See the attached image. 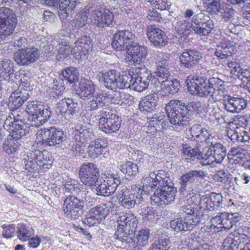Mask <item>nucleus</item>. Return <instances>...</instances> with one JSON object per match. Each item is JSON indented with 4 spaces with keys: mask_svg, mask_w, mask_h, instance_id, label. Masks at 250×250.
<instances>
[{
    "mask_svg": "<svg viewBox=\"0 0 250 250\" xmlns=\"http://www.w3.org/2000/svg\"><path fill=\"white\" fill-rule=\"evenodd\" d=\"M142 186H136L133 193L129 191L125 186L120 188L117 198L121 205L125 208H131L136 204H140L143 195L149 190L157 188L151 196L152 203L159 205H166L175 199L176 188L173 187L171 180L164 170H159L157 173L151 172L143 177Z\"/></svg>",
    "mask_w": 250,
    "mask_h": 250,
    "instance_id": "nucleus-1",
    "label": "nucleus"
},
{
    "mask_svg": "<svg viewBox=\"0 0 250 250\" xmlns=\"http://www.w3.org/2000/svg\"><path fill=\"white\" fill-rule=\"evenodd\" d=\"M117 218L118 228L114 237L122 242L129 244L134 250H140L146 246L149 237V231L147 229L140 230L136 236L132 237L137 227L136 219L131 214L120 212Z\"/></svg>",
    "mask_w": 250,
    "mask_h": 250,
    "instance_id": "nucleus-2",
    "label": "nucleus"
},
{
    "mask_svg": "<svg viewBox=\"0 0 250 250\" xmlns=\"http://www.w3.org/2000/svg\"><path fill=\"white\" fill-rule=\"evenodd\" d=\"M201 107L200 102H192L186 105L182 101L173 99L166 105L165 110L172 128L180 131L188 124L189 116L195 111H200Z\"/></svg>",
    "mask_w": 250,
    "mask_h": 250,
    "instance_id": "nucleus-3",
    "label": "nucleus"
},
{
    "mask_svg": "<svg viewBox=\"0 0 250 250\" xmlns=\"http://www.w3.org/2000/svg\"><path fill=\"white\" fill-rule=\"evenodd\" d=\"M214 26L213 22L209 17L200 13L193 16L191 23L185 20L177 21L174 28L176 32L184 35H188L189 29L192 28L197 34L206 36L210 33Z\"/></svg>",
    "mask_w": 250,
    "mask_h": 250,
    "instance_id": "nucleus-4",
    "label": "nucleus"
},
{
    "mask_svg": "<svg viewBox=\"0 0 250 250\" xmlns=\"http://www.w3.org/2000/svg\"><path fill=\"white\" fill-rule=\"evenodd\" d=\"M99 81L108 89L113 91L127 88L130 85L128 82L131 81L130 72L125 74L120 73L114 69H112L105 73L100 72L98 75Z\"/></svg>",
    "mask_w": 250,
    "mask_h": 250,
    "instance_id": "nucleus-5",
    "label": "nucleus"
},
{
    "mask_svg": "<svg viewBox=\"0 0 250 250\" xmlns=\"http://www.w3.org/2000/svg\"><path fill=\"white\" fill-rule=\"evenodd\" d=\"M26 112L28 120L32 126L39 127L47 122L51 116L47 107L40 101H29L26 104Z\"/></svg>",
    "mask_w": 250,
    "mask_h": 250,
    "instance_id": "nucleus-6",
    "label": "nucleus"
},
{
    "mask_svg": "<svg viewBox=\"0 0 250 250\" xmlns=\"http://www.w3.org/2000/svg\"><path fill=\"white\" fill-rule=\"evenodd\" d=\"M187 86L188 92L191 94H196L201 97H210L216 100L219 93L208 84L207 79L203 76L193 77L190 81V83H187Z\"/></svg>",
    "mask_w": 250,
    "mask_h": 250,
    "instance_id": "nucleus-7",
    "label": "nucleus"
},
{
    "mask_svg": "<svg viewBox=\"0 0 250 250\" xmlns=\"http://www.w3.org/2000/svg\"><path fill=\"white\" fill-rule=\"evenodd\" d=\"M124 93L118 90L113 91L110 93H99L89 101L87 104V109L89 111L97 110L103 106L106 103L110 102L114 104H122Z\"/></svg>",
    "mask_w": 250,
    "mask_h": 250,
    "instance_id": "nucleus-8",
    "label": "nucleus"
},
{
    "mask_svg": "<svg viewBox=\"0 0 250 250\" xmlns=\"http://www.w3.org/2000/svg\"><path fill=\"white\" fill-rule=\"evenodd\" d=\"M17 25L14 12L9 8H0V42L11 35Z\"/></svg>",
    "mask_w": 250,
    "mask_h": 250,
    "instance_id": "nucleus-9",
    "label": "nucleus"
},
{
    "mask_svg": "<svg viewBox=\"0 0 250 250\" xmlns=\"http://www.w3.org/2000/svg\"><path fill=\"white\" fill-rule=\"evenodd\" d=\"M99 127L105 133L118 131L121 127L122 120L108 108H104L100 112Z\"/></svg>",
    "mask_w": 250,
    "mask_h": 250,
    "instance_id": "nucleus-10",
    "label": "nucleus"
},
{
    "mask_svg": "<svg viewBox=\"0 0 250 250\" xmlns=\"http://www.w3.org/2000/svg\"><path fill=\"white\" fill-rule=\"evenodd\" d=\"M209 147L204 148V157L205 160L201 161L202 166H209L214 162L220 163L226 156V149L219 143L210 142Z\"/></svg>",
    "mask_w": 250,
    "mask_h": 250,
    "instance_id": "nucleus-11",
    "label": "nucleus"
},
{
    "mask_svg": "<svg viewBox=\"0 0 250 250\" xmlns=\"http://www.w3.org/2000/svg\"><path fill=\"white\" fill-rule=\"evenodd\" d=\"M81 182L86 187L91 188L100 178L99 170L92 163H84L80 167L79 171Z\"/></svg>",
    "mask_w": 250,
    "mask_h": 250,
    "instance_id": "nucleus-12",
    "label": "nucleus"
},
{
    "mask_svg": "<svg viewBox=\"0 0 250 250\" xmlns=\"http://www.w3.org/2000/svg\"><path fill=\"white\" fill-rule=\"evenodd\" d=\"M128 72L130 73L132 80L128 82L130 86L127 88L141 92L148 87L149 83L151 84L153 76L147 71L146 67H144L140 71H137L136 69L135 72L137 74H135L133 70Z\"/></svg>",
    "mask_w": 250,
    "mask_h": 250,
    "instance_id": "nucleus-13",
    "label": "nucleus"
},
{
    "mask_svg": "<svg viewBox=\"0 0 250 250\" xmlns=\"http://www.w3.org/2000/svg\"><path fill=\"white\" fill-rule=\"evenodd\" d=\"M135 35L128 30L118 31L114 36L112 46L120 51L128 53L131 49Z\"/></svg>",
    "mask_w": 250,
    "mask_h": 250,
    "instance_id": "nucleus-14",
    "label": "nucleus"
},
{
    "mask_svg": "<svg viewBox=\"0 0 250 250\" xmlns=\"http://www.w3.org/2000/svg\"><path fill=\"white\" fill-rule=\"evenodd\" d=\"M156 69L151 82V85L159 84V80L170 76L169 61L163 52H158L155 56Z\"/></svg>",
    "mask_w": 250,
    "mask_h": 250,
    "instance_id": "nucleus-15",
    "label": "nucleus"
},
{
    "mask_svg": "<svg viewBox=\"0 0 250 250\" xmlns=\"http://www.w3.org/2000/svg\"><path fill=\"white\" fill-rule=\"evenodd\" d=\"M40 57V53L36 47L22 48L14 54V59L17 64L28 66L35 62Z\"/></svg>",
    "mask_w": 250,
    "mask_h": 250,
    "instance_id": "nucleus-16",
    "label": "nucleus"
},
{
    "mask_svg": "<svg viewBox=\"0 0 250 250\" xmlns=\"http://www.w3.org/2000/svg\"><path fill=\"white\" fill-rule=\"evenodd\" d=\"M119 182V180L111 176L105 180L99 178L91 189L98 196H109L115 192Z\"/></svg>",
    "mask_w": 250,
    "mask_h": 250,
    "instance_id": "nucleus-17",
    "label": "nucleus"
},
{
    "mask_svg": "<svg viewBox=\"0 0 250 250\" xmlns=\"http://www.w3.org/2000/svg\"><path fill=\"white\" fill-rule=\"evenodd\" d=\"M109 211V207L105 204L97 205L89 210L83 222L89 227L97 225L105 218Z\"/></svg>",
    "mask_w": 250,
    "mask_h": 250,
    "instance_id": "nucleus-18",
    "label": "nucleus"
},
{
    "mask_svg": "<svg viewBox=\"0 0 250 250\" xmlns=\"http://www.w3.org/2000/svg\"><path fill=\"white\" fill-rule=\"evenodd\" d=\"M17 127V130L10 134L3 144L4 151L8 154L16 153L18 151L21 146V138L28 132L26 129H21L20 126H18Z\"/></svg>",
    "mask_w": 250,
    "mask_h": 250,
    "instance_id": "nucleus-19",
    "label": "nucleus"
},
{
    "mask_svg": "<svg viewBox=\"0 0 250 250\" xmlns=\"http://www.w3.org/2000/svg\"><path fill=\"white\" fill-rule=\"evenodd\" d=\"M92 48L91 38L88 36H82L75 42V46L73 48V56L78 60H85L87 58Z\"/></svg>",
    "mask_w": 250,
    "mask_h": 250,
    "instance_id": "nucleus-20",
    "label": "nucleus"
},
{
    "mask_svg": "<svg viewBox=\"0 0 250 250\" xmlns=\"http://www.w3.org/2000/svg\"><path fill=\"white\" fill-rule=\"evenodd\" d=\"M83 207L77 197L69 196L64 200L63 210L68 217L75 219L81 215Z\"/></svg>",
    "mask_w": 250,
    "mask_h": 250,
    "instance_id": "nucleus-21",
    "label": "nucleus"
},
{
    "mask_svg": "<svg viewBox=\"0 0 250 250\" xmlns=\"http://www.w3.org/2000/svg\"><path fill=\"white\" fill-rule=\"evenodd\" d=\"M90 17L95 24L102 28L108 26L114 20L113 14L109 9H101L97 7L92 9Z\"/></svg>",
    "mask_w": 250,
    "mask_h": 250,
    "instance_id": "nucleus-22",
    "label": "nucleus"
},
{
    "mask_svg": "<svg viewBox=\"0 0 250 250\" xmlns=\"http://www.w3.org/2000/svg\"><path fill=\"white\" fill-rule=\"evenodd\" d=\"M223 97V105L228 112L239 113L247 106V101L243 97H234L229 95H226Z\"/></svg>",
    "mask_w": 250,
    "mask_h": 250,
    "instance_id": "nucleus-23",
    "label": "nucleus"
},
{
    "mask_svg": "<svg viewBox=\"0 0 250 250\" xmlns=\"http://www.w3.org/2000/svg\"><path fill=\"white\" fill-rule=\"evenodd\" d=\"M203 58L202 53L196 49H185L180 56L182 66L191 68L199 64Z\"/></svg>",
    "mask_w": 250,
    "mask_h": 250,
    "instance_id": "nucleus-24",
    "label": "nucleus"
},
{
    "mask_svg": "<svg viewBox=\"0 0 250 250\" xmlns=\"http://www.w3.org/2000/svg\"><path fill=\"white\" fill-rule=\"evenodd\" d=\"M37 134L42 136V141L47 140L49 146L61 144L65 139L63 132L54 127L42 129Z\"/></svg>",
    "mask_w": 250,
    "mask_h": 250,
    "instance_id": "nucleus-25",
    "label": "nucleus"
},
{
    "mask_svg": "<svg viewBox=\"0 0 250 250\" xmlns=\"http://www.w3.org/2000/svg\"><path fill=\"white\" fill-rule=\"evenodd\" d=\"M45 4L50 6L59 5V14L61 19H65L71 14L75 5L70 0H44Z\"/></svg>",
    "mask_w": 250,
    "mask_h": 250,
    "instance_id": "nucleus-26",
    "label": "nucleus"
},
{
    "mask_svg": "<svg viewBox=\"0 0 250 250\" xmlns=\"http://www.w3.org/2000/svg\"><path fill=\"white\" fill-rule=\"evenodd\" d=\"M147 35L155 46L163 47L167 43V38L164 32L154 25H150L147 27Z\"/></svg>",
    "mask_w": 250,
    "mask_h": 250,
    "instance_id": "nucleus-27",
    "label": "nucleus"
},
{
    "mask_svg": "<svg viewBox=\"0 0 250 250\" xmlns=\"http://www.w3.org/2000/svg\"><path fill=\"white\" fill-rule=\"evenodd\" d=\"M47 47H49L50 50L48 53L52 52L54 53L56 51L58 53L57 56L58 60L66 57L70 53L73 55V49H71L66 42H59L57 40H54L51 41L50 44L46 46Z\"/></svg>",
    "mask_w": 250,
    "mask_h": 250,
    "instance_id": "nucleus-28",
    "label": "nucleus"
},
{
    "mask_svg": "<svg viewBox=\"0 0 250 250\" xmlns=\"http://www.w3.org/2000/svg\"><path fill=\"white\" fill-rule=\"evenodd\" d=\"M158 82V85L152 86L159 89H163L166 93L174 94L177 92L180 87L179 81L176 79L169 78V77L164 78Z\"/></svg>",
    "mask_w": 250,
    "mask_h": 250,
    "instance_id": "nucleus-29",
    "label": "nucleus"
},
{
    "mask_svg": "<svg viewBox=\"0 0 250 250\" xmlns=\"http://www.w3.org/2000/svg\"><path fill=\"white\" fill-rule=\"evenodd\" d=\"M205 176V172L202 170H192L183 174L180 178L182 191L186 190L188 184L193 183L198 178H203Z\"/></svg>",
    "mask_w": 250,
    "mask_h": 250,
    "instance_id": "nucleus-30",
    "label": "nucleus"
},
{
    "mask_svg": "<svg viewBox=\"0 0 250 250\" xmlns=\"http://www.w3.org/2000/svg\"><path fill=\"white\" fill-rule=\"evenodd\" d=\"M131 61L134 64H140L145 62L147 55L146 48L144 46L139 45L137 42L132 44L131 49Z\"/></svg>",
    "mask_w": 250,
    "mask_h": 250,
    "instance_id": "nucleus-31",
    "label": "nucleus"
},
{
    "mask_svg": "<svg viewBox=\"0 0 250 250\" xmlns=\"http://www.w3.org/2000/svg\"><path fill=\"white\" fill-rule=\"evenodd\" d=\"M158 97L155 93L149 94L144 97L140 102L139 109L144 112H151L155 110Z\"/></svg>",
    "mask_w": 250,
    "mask_h": 250,
    "instance_id": "nucleus-32",
    "label": "nucleus"
},
{
    "mask_svg": "<svg viewBox=\"0 0 250 250\" xmlns=\"http://www.w3.org/2000/svg\"><path fill=\"white\" fill-rule=\"evenodd\" d=\"M95 92V85L91 80H84L80 83L78 94L81 99L87 100L92 97ZM93 98H92L93 99Z\"/></svg>",
    "mask_w": 250,
    "mask_h": 250,
    "instance_id": "nucleus-33",
    "label": "nucleus"
},
{
    "mask_svg": "<svg viewBox=\"0 0 250 250\" xmlns=\"http://www.w3.org/2000/svg\"><path fill=\"white\" fill-rule=\"evenodd\" d=\"M107 146V142L104 139H96L89 144L87 151L91 158L95 159L102 154L104 149Z\"/></svg>",
    "mask_w": 250,
    "mask_h": 250,
    "instance_id": "nucleus-34",
    "label": "nucleus"
},
{
    "mask_svg": "<svg viewBox=\"0 0 250 250\" xmlns=\"http://www.w3.org/2000/svg\"><path fill=\"white\" fill-rule=\"evenodd\" d=\"M14 72V64L8 59H5L0 62V83L2 86L6 83Z\"/></svg>",
    "mask_w": 250,
    "mask_h": 250,
    "instance_id": "nucleus-35",
    "label": "nucleus"
},
{
    "mask_svg": "<svg viewBox=\"0 0 250 250\" xmlns=\"http://www.w3.org/2000/svg\"><path fill=\"white\" fill-rule=\"evenodd\" d=\"M36 155V162L40 167H42L44 171L49 169L52 167L53 160L51 154L47 150H36L35 152Z\"/></svg>",
    "mask_w": 250,
    "mask_h": 250,
    "instance_id": "nucleus-36",
    "label": "nucleus"
},
{
    "mask_svg": "<svg viewBox=\"0 0 250 250\" xmlns=\"http://www.w3.org/2000/svg\"><path fill=\"white\" fill-rule=\"evenodd\" d=\"M20 89L13 92L9 97V105L14 110L21 107L28 98V94L26 92L21 93Z\"/></svg>",
    "mask_w": 250,
    "mask_h": 250,
    "instance_id": "nucleus-37",
    "label": "nucleus"
},
{
    "mask_svg": "<svg viewBox=\"0 0 250 250\" xmlns=\"http://www.w3.org/2000/svg\"><path fill=\"white\" fill-rule=\"evenodd\" d=\"M240 216L237 213L229 214L225 212H222L221 226L218 227V231L222 230V229L225 230L230 229L240 220Z\"/></svg>",
    "mask_w": 250,
    "mask_h": 250,
    "instance_id": "nucleus-38",
    "label": "nucleus"
},
{
    "mask_svg": "<svg viewBox=\"0 0 250 250\" xmlns=\"http://www.w3.org/2000/svg\"><path fill=\"white\" fill-rule=\"evenodd\" d=\"M190 132L193 137L198 142H206L209 143L210 134L207 129L204 128L200 125H195L190 129Z\"/></svg>",
    "mask_w": 250,
    "mask_h": 250,
    "instance_id": "nucleus-39",
    "label": "nucleus"
},
{
    "mask_svg": "<svg viewBox=\"0 0 250 250\" xmlns=\"http://www.w3.org/2000/svg\"><path fill=\"white\" fill-rule=\"evenodd\" d=\"M24 122V119H15L13 115L8 116L4 120L3 124V127L4 129L9 131L10 134L17 131V126H20L21 129H24L21 124L19 122L23 123Z\"/></svg>",
    "mask_w": 250,
    "mask_h": 250,
    "instance_id": "nucleus-40",
    "label": "nucleus"
},
{
    "mask_svg": "<svg viewBox=\"0 0 250 250\" xmlns=\"http://www.w3.org/2000/svg\"><path fill=\"white\" fill-rule=\"evenodd\" d=\"M78 80V72L77 70L72 67L66 68L62 72V75L59 78V81L73 84Z\"/></svg>",
    "mask_w": 250,
    "mask_h": 250,
    "instance_id": "nucleus-41",
    "label": "nucleus"
},
{
    "mask_svg": "<svg viewBox=\"0 0 250 250\" xmlns=\"http://www.w3.org/2000/svg\"><path fill=\"white\" fill-rule=\"evenodd\" d=\"M169 247L170 242L168 236L162 234L154 241L148 250H168Z\"/></svg>",
    "mask_w": 250,
    "mask_h": 250,
    "instance_id": "nucleus-42",
    "label": "nucleus"
},
{
    "mask_svg": "<svg viewBox=\"0 0 250 250\" xmlns=\"http://www.w3.org/2000/svg\"><path fill=\"white\" fill-rule=\"evenodd\" d=\"M240 244L239 236L230 234L223 241V250H238Z\"/></svg>",
    "mask_w": 250,
    "mask_h": 250,
    "instance_id": "nucleus-43",
    "label": "nucleus"
},
{
    "mask_svg": "<svg viewBox=\"0 0 250 250\" xmlns=\"http://www.w3.org/2000/svg\"><path fill=\"white\" fill-rule=\"evenodd\" d=\"M240 244L239 236L230 234L223 241V250H238Z\"/></svg>",
    "mask_w": 250,
    "mask_h": 250,
    "instance_id": "nucleus-44",
    "label": "nucleus"
},
{
    "mask_svg": "<svg viewBox=\"0 0 250 250\" xmlns=\"http://www.w3.org/2000/svg\"><path fill=\"white\" fill-rule=\"evenodd\" d=\"M240 244L239 236L230 234L223 241V250H238Z\"/></svg>",
    "mask_w": 250,
    "mask_h": 250,
    "instance_id": "nucleus-45",
    "label": "nucleus"
},
{
    "mask_svg": "<svg viewBox=\"0 0 250 250\" xmlns=\"http://www.w3.org/2000/svg\"><path fill=\"white\" fill-rule=\"evenodd\" d=\"M183 152L184 155L187 156L186 159H191L192 160H198L201 161L205 160L204 157V149L201 152L197 147L192 148L191 146L184 147Z\"/></svg>",
    "mask_w": 250,
    "mask_h": 250,
    "instance_id": "nucleus-46",
    "label": "nucleus"
},
{
    "mask_svg": "<svg viewBox=\"0 0 250 250\" xmlns=\"http://www.w3.org/2000/svg\"><path fill=\"white\" fill-rule=\"evenodd\" d=\"M233 51V47L229 46L225 42H221L216 46L214 54L217 57L223 60L231 56Z\"/></svg>",
    "mask_w": 250,
    "mask_h": 250,
    "instance_id": "nucleus-47",
    "label": "nucleus"
},
{
    "mask_svg": "<svg viewBox=\"0 0 250 250\" xmlns=\"http://www.w3.org/2000/svg\"><path fill=\"white\" fill-rule=\"evenodd\" d=\"M208 84L211 87L214 89L215 91H218V94L217 96L216 100L220 99L222 96H224V82L218 78L212 77L208 80Z\"/></svg>",
    "mask_w": 250,
    "mask_h": 250,
    "instance_id": "nucleus-48",
    "label": "nucleus"
},
{
    "mask_svg": "<svg viewBox=\"0 0 250 250\" xmlns=\"http://www.w3.org/2000/svg\"><path fill=\"white\" fill-rule=\"evenodd\" d=\"M207 4V11L211 14H217L222 12V9L225 6V3H221L220 0H205Z\"/></svg>",
    "mask_w": 250,
    "mask_h": 250,
    "instance_id": "nucleus-49",
    "label": "nucleus"
},
{
    "mask_svg": "<svg viewBox=\"0 0 250 250\" xmlns=\"http://www.w3.org/2000/svg\"><path fill=\"white\" fill-rule=\"evenodd\" d=\"M34 233V230L32 228L28 227L23 225H18L17 234L19 239L23 241L29 240Z\"/></svg>",
    "mask_w": 250,
    "mask_h": 250,
    "instance_id": "nucleus-50",
    "label": "nucleus"
},
{
    "mask_svg": "<svg viewBox=\"0 0 250 250\" xmlns=\"http://www.w3.org/2000/svg\"><path fill=\"white\" fill-rule=\"evenodd\" d=\"M192 197L191 198V200L189 199L188 200V202L187 204H185L183 205L180 209V212L183 214V215H185V217H187L188 216H191V217L190 218L192 220H194L195 218H199L198 216L197 215H195L194 214L195 211V207L196 206V204L192 203V204H190V202L192 200Z\"/></svg>",
    "mask_w": 250,
    "mask_h": 250,
    "instance_id": "nucleus-51",
    "label": "nucleus"
},
{
    "mask_svg": "<svg viewBox=\"0 0 250 250\" xmlns=\"http://www.w3.org/2000/svg\"><path fill=\"white\" fill-rule=\"evenodd\" d=\"M150 122V124L155 127L156 129H163L166 127L167 124L164 113H159L154 115Z\"/></svg>",
    "mask_w": 250,
    "mask_h": 250,
    "instance_id": "nucleus-52",
    "label": "nucleus"
},
{
    "mask_svg": "<svg viewBox=\"0 0 250 250\" xmlns=\"http://www.w3.org/2000/svg\"><path fill=\"white\" fill-rule=\"evenodd\" d=\"M120 168L124 173L129 176L136 174L139 171L137 165L130 161L121 164Z\"/></svg>",
    "mask_w": 250,
    "mask_h": 250,
    "instance_id": "nucleus-53",
    "label": "nucleus"
},
{
    "mask_svg": "<svg viewBox=\"0 0 250 250\" xmlns=\"http://www.w3.org/2000/svg\"><path fill=\"white\" fill-rule=\"evenodd\" d=\"M191 216H188L185 217V215L181 216L178 218L179 219L182 220V225L184 227V231H188L192 230L195 226L199 223V218H195L194 220H192L190 218Z\"/></svg>",
    "mask_w": 250,
    "mask_h": 250,
    "instance_id": "nucleus-54",
    "label": "nucleus"
},
{
    "mask_svg": "<svg viewBox=\"0 0 250 250\" xmlns=\"http://www.w3.org/2000/svg\"><path fill=\"white\" fill-rule=\"evenodd\" d=\"M219 13H222L221 17L225 21H232L234 19L235 15V10L233 9L232 6L228 5L226 3L224 8L222 9V12Z\"/></svg>",
    "mask_w": 250,
    "mask_h": 250,
    "instance_id": "nucleus-55",
    "label": "nucleus"
},
{
    "mask_svg": "<svg viewBox=\"0 0 250 250\" xmlns=\"http://www.w3.org/2000/svg\"><path fill=\"white\" fill-rule=\"evenodd\" d=\"M91 136V127H88L83 130H75L74 138L76 141H85Z\"/></svg>",
    "mask_w": 250,
    "mask_h": 250,
    "instance_id": "nucleus-56",
    "label": "nucleus"
},
{
    "mask_svg": "<svg viewBox=\"0 0 250 250\" xmlns=\"http://www.w3.org/2000/svg\"><path fill=\"white\" fill-rule=\"evenodd\" d=\"M199 206L203 210H214V204L212 203L209 195L206 194L200 198Z\"/></svg>",
    "mask_w": 250,
    "mask_h": 250,
    "instance_id": "nucleus-57",
    "label": "nucleus"
},
{
    "mask_svg": "<svg viewBox=\"0 0 250 250\" xmlns=\"http://www.w3.org/2000/svg\"><path fill=\"white\" fill-rule=\"evenodd\" d=\"M87 16L85 11L78 13L74 19L75 26L80 28L85 26L87 22Z\"/></svg>",
    "mask_w": 250,
    "mask_h": 250,
    "instance_id": "nucleus-58",
    "label": "nucleus"
},
{
    "mask_svg": "<svg viewBox=\"0 0 250 250\" xmlns=\"http://www.w3.org/2000/svg\"><path fill=\"white\" fill-rule=\"evenodd\" d=\"M23 164L25 168L30 172L36 170L37 166H38L34 159L28 155L24 156V158H23Z\"/></svg>",
    "mask_w": 250,
    "mask_h": 250,
    "instance_id": "nucleus-59",
    "label": "nucleus"
},
{
    "mask_svg": "<svg viewBox=\"0 0 250 250\" xmlns=\"http://www.w3.org/2000/svg\"><path fill=\"white\" fill-rule=\"evenodd\" d=\"M238 70V75H236L235 76L241 80L244 83H246L247 85L250 83V69L240 67Z\"/></svg>",
    "mask_w": 250,
    "mask_h": 250,
    "instance_id": "nucleus-60",
    "label": "nucleus"
},
{
    "mask_svg": "<svg viewBox=\"0 0 250 250\" xmlns=\"http://www.w3.org/2000/svg\"><path fill=\"white\" fill-rule=\"evenodd\" d=\"M67 111L66 112V119H69L71 116L75 114L78 109L77 103L74 102L72 99L68 98Z\"/></svg>",
    "mask_w": 250,
    "mask_h": 250,
    "instance_id": "nucleus-61",
    "label": "nucleus"
},
{
    "mask_svg": "<svg viewBox=\"0 0 250 250\" xmlns=\"http://www.w3.org/2000/svg\"><path fill=\"white\" fill-rule=\"evenodd\" d=\"M2 228V235L4 238H10L13 237L16 230L14 225H3Z\"/></svg>",
    "mask_w": 250,
    "mask_h": 250,
    "instance_id": "nucleus-62",
    "label": "nucleus"
},
{
    "mask_svg": "<svg viewBox=\"0 0 250 250\" xmlns=\"http://www.w3.org/2000/svg\"><path fill=\"white\" fill-rule=\"evenodd\" d=\"M31 80L30 79L29 80H27L25 78L21 79V83L18 89H20L21 91V93L26 92L28 94V97L29 95V92L32 89L31 85Z\"/></svg>",
    "mask_w": 250,
    "mask_h": 250,
    "instance_id": "nucleus-63",
    "label": "nucleus"
},
{
    "mask_svg": "<svg viewBox=\"0 0 250 250\" xmlns=\"http://www.w3.org/2000/svg\"><path fill=\"white\" fill-rule=\"evenodd\" d=\"M210 200L214 204V210L217 209L222 204L223 197L219 193L212 192L209 194Z\"/></svg>",
    "mask_w": 250,
    "mask_h": 250,
    "instance_id": "nucleus-64",
    "label": "nucleus"
}]
</instances>
